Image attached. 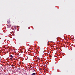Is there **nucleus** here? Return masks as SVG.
I'll use <instances>...</instances> for the list:
<instances>
[{
	"mask_svg": "<svg viewBox=\"0 0 75 75\" xmlns=\"http://www.w3.org/2000/svg\"><path fill=\"white\" fill-rule=\"evenodd\" d=\"M7 25H8L9 27H11V23H10V22L8 23Z\"/></svg>",
	"mask_w": 75,
	"mask_h": 75,
	"instance_id": "obj_1",
	"label": "nucleus"
},
{
	"mask_svg": "<svg viewBox=\"0 0 75 75\" xmlns=\"http://www.w3.org/2000/svg\"><path fill=\"white\" fill-rule=\"evenodd\" d=\"M32 75H35V73H33L32 74Z\"/></svg>",
	"mask_w": 75,
	"mask_h": 75,
	"instance_id": "obj_2",
	"label": "nucleus"
},
{
	"mask_svg": "<svg viewBox=\"0 0 75 75\" xmlns=\"http://www.w3.org/2000/svg\"><path fill=\"white\" fill-rule=\"evenodd\" d=\"M10 57L12 58H13V57L12 56V55H10Z\"/></svg>",
	"mask_w": 75,
	"mask_h": 75,
	"instance_id": "obj_3",
	"label": "nucleus"
},
{
	"mask_svg": "<svg viewBox=\"0 0 75 75\" xmlns=\"http://www.w3.org/2000/svg\"><path fill=\"white\" fill-rule=\"evenodd\" d=\"M38 60H40V59H39V58H38Z\"/></svg>",
	"mask_w": 75,
	"mask_h": 75,
	"instance_id": "obj_4",
	"label": "nucleus"
},
{
	"mask_svg": "<svg viewBox=\"0 0 75 75\" xmlns=\"http://www.w3.org/2000/svg\"><path fill=\"white\" fill-rule=\"evenodd\" d=\"M18 69L19 70H20V68H18Z\"/></svg>",
	"mask_w": 75,
	"mask_h": 75,
	"instance_id": "obj_5",
	"label": "nucleus"
},
{
	"mask_svg": "<svg viewBox=\"0 0 75 75\" xmlns=\"http://www.w3.org/2000/svg\"><path fill=\"white\" fill-rule=\"evenodd\" d=\"M10 58V59H12V58Z\"/></svg>",
	"mask_w": 75,
	"mask_h": 75,
	"instance_id": "obj_6",
	"label": "nucleus"
},
{
	"mask_svg": "<svg viewBox=\"0 0 75 75\" xmlns=\"http://www.w3.org/2000/svg\"><path fill=\"white\" fill-rule=\"evenodd\" d=\"M71 55H72L71 54Z\"/></svg>",
	"mask_w": 75,
	"mask_h": 75,
	"instance_id": "obj_7",
	"label": "nucleus"
}]
</instances>
